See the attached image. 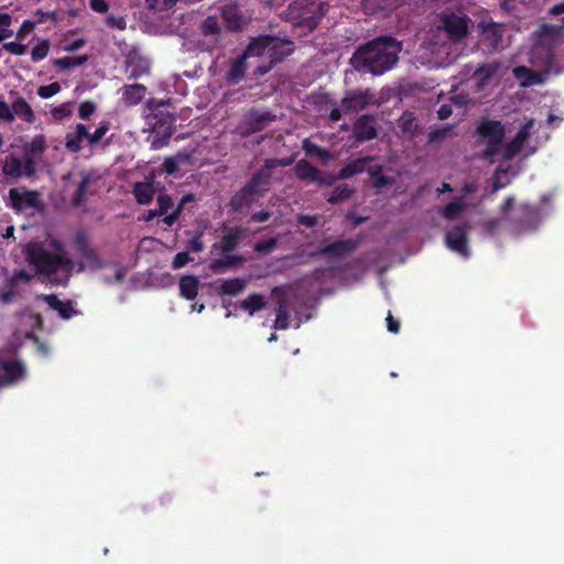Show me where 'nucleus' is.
<instances>
[{
    "mask_svg": "<svg viewBox=\"0 0 564 564\" xmlns=\"http://www.w3.org/2000/svg\"><path fill=\"white\" fill-rule=\"evenodd\" d=\"M199 32L203 40L198 45L203 51L213 52L221 46L224 31L217 17L208 15L199 25Z\"/></svg>",
    "mask_w": 564,
    "mask_h": 564,
    "instance_id": "11",
    "label": "nucleus"
},
{
    "mask_svg": "<svg viewBox=\"0 0 564 564\" xmlns=\"http://www.w3.org/2000/svg\"><path fill=\"white\" fill-rule=\"evenodd\" d=\"M129 68H130V74H129V78L131 79H137L145 74L149 73V64L148 63H141L140 65H135L133 64L132 61L129 62Z\"/></svg>",
    "mask_w": 564,
    "mask_h": 564,
    "instance_id": "50",
    "label": "nucleus"
},
{
    "mask_svg": "<svg viewBox=\"0 0 564 564\" xmlns=\"http://www.w3.org/2000/svg\"><path fill=\"white\" fill-rule=\"evenodd\" d=\"M510 181H511V177L509 176L508 170L498 167L495 173V177H494L495 191L506 187L510 183Z\"/></svg>",
    "mask_w": 564,
    "mask_h": 564,
    "instance_id": "45",
    "label": "nucleus"
},
{
    "mask_svg": "<svg viewBox=\"0 0 564 564\" xmlns=\"http://www.w3.org/2000/svg\"><path fill=\"white\" fill-rule=\"evenodd\" d=\"M25 375L24 366L17 359H0V387L15 383Z\"/></svg>",
    "mask_w": 564,
    "mask_h": 564,
    "instance_id": "19",
    "label": "nucleus"
},
{
    "mask_svg": "<svg viewBox=\"0 0 564 564\" xmlns=\"http://www.w3.org/2000/svg\"><path fill=\"white\" fill-rule=\"evenodd\" d=\"M43 299L47 305L52 310L57 311L59 316L64 319H69L74 314H76L72 301L63 302L54 294L44 295Z\"/></svg>",
    "mask_w": 564,
    "mask_h": 564,
    "instance_id": "29",
    "label": "nucleus"
},
{
    "mask_svg": "<svg viewBox=\"0 0 564 564\" xmlns=\"http://www.w3.org/2000/svg\"><path fill=\"white\" fill-rule=\"evenodd\" d=\"M265 306H267V302H265L264 297L258 293L250 294L248 297H246L245 300H242L239 303V307L241 310L248 312V314L250 316H252L254 313L265 308Z\"/></svg>",
    "mask_w": 564,
    "mask_h": 564,
    "instance_id": "35",
    "label": "nucleus"
},
{
    "mask_svg": "<svg viewBox=\"0 0 564 564\" xmlns=\"http://www.w3.org/2000/svg\"><path fill=\"white\" fill-rule=\"evenodd\" d=\"M96 111V105L91 101H84L79 105L78 116L83 120H87Z\"/></svg>",
    "mask_w": 564,
    "mask_h": 564,
    "instance_id": "52",
    "label": "nucleus"
},
{
    "mask_svg": "<svg viewBox=\"0 0 564 564\" xmlns=\"http://www.w3.org/2000/svg\"><path fill=\"white\" fill-rule=\"evenodd\" d=\"M220 294L232 295L236 296L246 289L247 280L235 278L228 280H220Z\"/></svg>",
    "mask_w": 564,
    "mask_h": 564,
    "instance_id": "37",
    "label": "nucleus"
},
{
    "mask_svg": "<svg viewBox=\"0 0 564 564\" xmlns=\"http://www.w3.org/2000/svg\"><path fill=\"white\" fill-rule=\"evenodd\" d=\"M560 26L543 24L532 34L530 62L542 70H532L525 66L513 68V75L522 87L541 85L546 76L555 72V45L557 43Z\"/></svg>",
    "mask_w": 564,
    "mask_h": 564,
    "instance_id": "1",
    "label": "nucleus"
},
{
    "mask_svg": "<svg viewBox=\"0 0 564 564\" xmlns=\"http://www.w3.org/2000/svg\"><path fill=\"white\" fill-rule=\"evenodd\" d=\"M533 127L534 120H528L511 141L503 142L506 131L502 123L496 120L482 121L477 131L486 144L484 158L490 162L511 160L523 149Z\"/></svg>",
    "mask_w": 564,
    "mask_h": 564,
    "instance_id": "3",
    "label": "nucleus"
},
{
    "mask_svg": "<svg viewBox=\"0 0 564 564\" xmlns=\"http://www.w3.org/2000/svg\"><path fill=\"white\" fill-rule=\"evenodd\" d=\"M61 91V85L58 83H52L50 85L41 86L37 89V95L42 99H48Z\"/></svg>",
    "mask_w": 564,
    "mask_h": 564,
    "instance_id": "48",
    "label": "nucleus"
},
{
    "mask_svg": "<svg viewBox=\"0 0 564 564\" xmlns=\"http://www.w3.org/2000/svg\"><path fill=\"white\" fill-rule=\"evenodd\" d=\"M89 6L93 11L98 13H105L109 9V6L105 0H89Z\"/></svg>",
    "mask_w": 564,
    "mask_h": 564,
    "instance_id": "59",
    "label": "nucleus"
},
{
    "mask_svg": "<svg viewBox=\"0 0 564 564\" xmlns=\"http://www.w3.org/2000/svg\"><path fill=\"white\" fill-rule=\"evenodd\" d=\"M503 30L500 24H481V41L490 50L497 51L502 47Z\"/></svg>",
    "mask_w": 564,
    "mask_h": 564,
    "instance_id": "21",
    "label": "nucleus"
},
{
    "mask_svg": "<svg viewBox=\"0 0 564 564\" xmlns=\"http://www.w3.org/2000/svg\"><path fill=\"white\" fill-rule=\"evenodd\" d=\"M3 50L12 55L21 56L26 53V45L17 42H8L3 44Z\"/></svg>",
    "mask_w": 564,
    "mask_h": 564,
    "instance_id": "51",
    "label": "nucleus"
},
{
    "mask_svg": "<svg viewBox=\"0 0 564 564\" xmlns=\"http://www.w3.org/2000/svg\"><path fill=\"white\" fill-rule=\"evenodd\" d=\"M108 130L109 124L107 122H101L93 133L88 131L87 141L89 145H96L105 137Z\"/></svg>",
    "mask_w": 564,
    "mask_h": 564,
    "instance_id": "47",
    "label": "nucleus"
},
{
    "mask_svg": "<svg viewBox=\"0 0 564 564\" xmlns=\"http://www.w3.org/2000/svg\"><path fill=\"white\" fill-rule=\"evenodd\" d=\"M163 167L167 174H174L178 170V165L176 161L173 159H166L163 163Z\"/></svg>",
    "mask_w": 564,
    "mask_h": 564,
    "instance_id": "61",
    "label": "nucleus"
},
{
    "mask_svg": "<svg viewBox=\"0 0 564 564\" xmlns=\"http://www.w3.org/2000/svg\"><path fill=\"white\" fill-rule=\"evenodd\" d=\"M271 214L265 210L257 212L251 215V221L253 223H264L270 218Z\"/></svg>",
    "mask_w": 564,
    "mask_h": 564,
    "instance_id": "63",
    "label": "nucleus"
},
{
    "mask_svg": "<svg viewBox=\"0 0 564 564\" xmlns=\"http://www.w3.org/2000/svg\"><path fill=\"white\" fill-rule=\"evenodd\" d=\"M180 215H181L180 208L175 207V209H173L171 213L163 215L164 217H163L162 221L166 226L171 227L176 223Z\"/></svg>",
    "mask_w": 564,
    "mask_h": 564,
    "instance_id": "58",
    "label": "nucleus"
},
{
    "mask_svg": "<svg viewBox=\"0 0 564 564\" xmlns=\"http://www.w3.org/2000/svg\"><path fill=\"white\" fill-rule=\"evenodd\" d=\"M327 10L328 4L322 0H306L305 3L294 2L290 4L285 17L294 24L312 31Z\"/></svg>",
    "mask_w": 564,
    "mask_h": 564,
    "instance_id": "8",
    "label": "nucleus"
},
{
    "mask_svg": "<svg viewBox=\"0 0 564 564\" xmlns=\"http://www.w3.org/2000/svg\"><path fill=\"white\" fill-rule=\"evenodd\" d=\"M402 45L390 36H379L359 47L350 58L355 69L382 75L398 62Z\"/></svg>",
    "mask_w": 564,
    "mask_h": 564,
    "instance_id": "5",
    "label": "nucleus"
},
{
    "mask_svg": "<svg viewBox=\"0 0 564 564\" xmlns=\"http://www.w3.org/2000/svg\"><path fill=\"white\" fill-rule=\"evenodd\" d=\"M249 191H251V193L256 196V197H259L261 196L263 193H265L252 178H250V181L245 185Z\"/></svg>",
    "mask_w": 564,
    "mask_h": 564,
    "instance_id": "62",
    "label": "nucleus"
},
{
    "mask_svg": "<svg viewBox=\"0 0 564 564\" xmlns=\"http://www.w3.org/2000/svg\"><path fill=\"white\" fill-rule=\"evenodd\" d=\"M352 194V189L347 184L338 185L330 196L328 197V202L332 204H336L340 200L348 198Z\"/></svg>",
    "mask_w": 564,
    "mask_h": 564,
    "instance_id": "43",
    "label": "nucleus"
},
{
    "mask_svg": "<svg viewBox=\"0 0 564 564\" xmlns=\"http://www.w3.org/2000/svg\"><path fill=\"white\" fill-rule=\"evenodd\" d=\"M452 112L453 110L451 105H442L437 110V115L441 120L447 119Z\"/></svg>",
    "mask_w": 564,
    "mask_h": 564,
    "instance_id": "64",
    "label": "nucleus"
},
{
    "mask_svg": "<svg viewBox=\"0 0 564 564\" xmlns=\"http://www.w3.org/2000/svg\"><path fill=\"white\" fill-rule=\"evenodd\" d=\"M246 50L247 55L261 59V64L256 66L254 75L263 76L273 65L293 53L294 44L285 37L260 35L251 39Z\"/></svg>",
    "mask_w": 564,
    "mask_h": 564,
    "instance_id": "6",
    "label": "nucleus"
},
{
    "mask_svg": "<svg viewBox=\"0 0 564 564\" xmlns=\"http://www.w3.org/2000/svg\"><path fill=\"white\" fill-rule=\"evenodd\" d=\"M0 120L6 122H12L14 120V116L11 107L3 100L0 99Z\"/></svg>",
    "mask_w": 564,
    "mask_h": 564,
    "instance_id": "55",
    "label": "nucleus"
},
{
    "mask_svg": "<svg viewBox=\"0 0 564 564\" xmlns=\"http://www.w3.org/2000/svg\"><path fill=\"white\" fill-rule=\"evenodd\" d=\"M135 200L141 205L149 204L154 196L153 184L150 181L137 182L132 191Z\"/></svg>",
    "mask_w": 564,
    "mask_h": 564,
    "instance_id": "31",
    "label": "nucleus"
},
{
    "mask_svg": "<svg viewBox=\"0 0 564 564\" xmlns=\"http://www.w3.org/2000/svg\"><path fill=\"white\" fill-rule=\"evenodd\" d=\"M241 237L242 230L240 228H230L219 242L214 243L213 249L220 251V257L209 263V269L214 273H220L225 269L234 267L240 260L239 257L232 254V251L238 247Z\"/></svg>",
    "mask_w": 564,
    "mask_h": 564,
    "instance_id": "9",
    "label": "nucleus"
},
{
    "mask_svg": "<svg viewBox=\"0 0 564 564\" xmlns=\"http://www.w3.org/2000/svg\"><path fill=\"white\" fill-rule=\"evenodd\" d=\"M87 61V55H78L56 58L53 63L61 69H70L84 65Z\"/></svg>",
    "mask_w": 564,
    "mask_h": 564,
    "instance_id": "40",
    "label": "nucleus"
},
{
    "mask_svg": "<svg viewBox=\"0 0 564 564\" xmlns=\"http://www.w3.org/2000/svg\"><path fill=\"white\" fill-rule=\"evenodd\" d=\"M368 164V159H357L346 164L338 174L341 180L350 178L362 173Z\"/></svg>",
    "mask_w": 564,
    "mask_h": 564,
    "instance_id": "38",
    "label": "nucleus"
},
{
    "mask_svg": "<svg viewBox=\"0 0 564 564\" xmlns=\"http://www.w3.org/2000/svg\"><path fill=\"white\" fill-rule=\"evenodd\" d=\"M26 260L36 272L50 278L55 285H65L74 270V261L64 243L55 238L31 241L24 248Z\"/></svg>",
    "mask_w": 564,
    "mask_h": 564,
    "instance_id": "2",
    "label": "nucleus"
},
{
    "mask_svg": "<svg viewBox=\"0 0 564 564\" xmlns=\"http://www.w3.org/2000/svg\"><path fill=\"white\" fill-rule=\"evenodd\" d=\"M467 230L468 227L464 224L454 226L445 235L446 247L465 259L470 254L467 243Z\"/></svg>",
    "mask_w": 564,
    "mask_h": 564,
    "instance_id": "16",
    "label": "nucleus"
},
{
    "mask_svg": "<svg viewBox=\"0 0 564 564\" xmlns=\"http://www.w3.org/2000/svg\"><path fill=\"white\" fill-rule=\"evenodd\" d=\"M106 24L118 30H124L127 26V22L123 17L113 14L107 17Z\"/></svg>",
    "mask_w": 564,
    "mask_h": 564,
    "instance_id": "53",
    "label": "nucleus"
},
{
    "mask_svg": "<svg viewBox=\"0 0 564 564\" xmlns=\"http://www.w3.org/2000/svg\"><path fill=\"white\" fill-rule=\"evenodd\" d=\"M256 198L257 197L251 193V191L243 186L230 198L229 205L232 210L240 212L243 208H248Z\"/></svg>",
    "mask_w": 564,
    "mask_h": 564,
    "instance_id": "30",
    "label": "nucleus"
},
{
    "mask_svg": "<svg viewBox=\"0 0 564 564\" xmlns=\"http://www.w3.org/2000/svg\"><path fill=\"white\" fill-rule=\"evenodd\" d=\"M32 275L25 270L15 271L11 276L6 279L4 285L0 288V302L3 305L12 303L22 293V285L29 284Z\"/></svg>",
    "mask_w": 564,
    "mask_h": 564,
    "instance_id": "13",
    "label": "nucleus"
},
{
    "mask_svg": "<svg viewBox=\"0 0 564 564\" xmlns=\"http://www.w3.org/2000/svg\"><path fill=\"white\" fill-rule=\"evenodd\" d=\"M51 43L48 40H37L35 46L31 51V59L35 63L44 59L48 55Z\"/></svg>",
    "mask_w": 564,
    "mask_h": 564,
    "instance_id": "42",
    "label": "nucleus"
},
{
    "mask_svg": "<svg viewBox=\"0 0 564 564\" xmlns=\"http://www.w3.org/2000/svg\"><path fill=\"white\" fill-rule=\"evenodd\" d=\"M12 17L9 13H0V42L12 36L13 31L10 30Z\"/></svg>",
    "mask_w": 564,
    "mask_h": 564,
    "instance_id": "44",
    "label": "nucleus"
},
{
    "mask_svg": "<svg viewBox=\"0 0 564 564\" xmlns=\"http://www.w3.org/2000/svg\"><path fill=\"white\" fill-rule=\"evenodd\" d=\"M45 139L43 135H36L31 142L23 147V154L14 153L6 156L2 172L6 177L21 178L32 177L36 172V164L45 150Z\"/></svg>",
    "mask_w": 564,
    "mask_h": 564,
    "instance_id": "7",
    "label": "nucleus"
},
{
    "mask_svg": "<svg viewBox=\"0 0 564 564\" xmlns=\"http://www.w3.org/2000/svg\"><path fill=\"white\" fill-rule=\"evenodd\" d=\"M122 99L128 105H138L145 95L147 88L141 84L124 85L122 88Z\"/></svg>",
    "mask_w": 564,
    "mask_h": 564,
    "instance_id": "32",
    "label": "nucleus"
},
{
    "mask_svg": "<svg viewBox=\"0 0 564 564\" xmlns=\"http://www.w3.org/2000/svg\"><path fill=\"white\" fill-rule=\"evenodd\" d=\"M276 243H278L276 238H274V237L268 238V239L258 241L254 245V250L260 253H270L271 251L274 250V248L276 247Z\"/></svg>",
    "mask_w": 564,
    "mask_h": 564,
    "instance_id": "49",
    "label": "nucleus"
},
{
    "mask_svg": "<svg viewBox=\"0 0 564 564\" xmlns=\"http://www.w3.org/2000/svg\"><path fill=\"white\" fill-rule=\"evenodd\" d=\"M220 13L226 29L231 32L240 31L247 25L249 19L236 2H225L220 7Z\"/></svg>",
    "mask_w": 564,
    "mask_h": 564,
    "instance_id": "17",
    "label": "nucleus"
},
{
    "mask_svg": "<svg viewBox=\"0 0 564 564\" xmlns=\"http://www.w3.org/2000/svg\"><path fill=\"white\" fill-rule=\"evenodd\" d=\"M272 294L278 299L279 307L274 321L275 329H286L290 326L291 312L294 308V294L291 291L273 289Z\"/></svg>",
    "mask_w": 564,
    "mask_h": 564,
    "instance_id": "14",
    "label": "nucleus"
},
{
    "mask_svg": "<svg viewBox=\"0 0 564 564\" xmlns=\"http://www.w3.org/2000/svg\"><path fill=\"white\" fill-rule=\"evenodd\" d=\"M167 126L164 127L162 129V132L160 131V129L162 127H159L156 123L154 126V131L156 132V135L155 138L153 139L152 141V148L153 149H160L164 145H166L169 143V140L170 138L172 137L173 132H174V128H173V124H174V121L175 119L172 117V116H167Z\"/></svg>",
    "mask_w": 564,
    "mask_h": 564,
    "instance_id": "33",
    "label": "nucleus"
},
{
    "mask_svg": "<svg viewBox=\"0 0 564 564\" xmlns=\"http://www.w3.org/2000/svg\"><path fill=\"white\" fill-rule=\"evenodd\" d=\"M76 250L80 257L79 271L83 270H97L104 265V261L99 257L96 249L90 247L85 234L79 232L75 238Z\"/></svg>",
    "mask_w": 564,
    "mask_h": 564,
    "instance_id": "15",
    "label": "nucleus"
},
{
    "mask_svg": "<svg viewBox=\"0 0 564 564\" xmlns=\"http://www.w3.org/2000/svg\"><path fill=\"white\" fill-rule=\"evenodd\" d=\"M471 20L460 10H445L438 14L435 28L425 39L432 54H451L452 45L465 40L469 33Z\"/></svg>",
    "mask_w": 564,
    "mask_h": 564,
    "instance_id": "4",
    "label": "nucleus"
},
{
    "mask_svg": "<svg viewBox=\"0 0 564 564\" xmlns=\"http://www.w3.org/2000/svg\"><path fill=\"white\" fill-rule=\"evenodd\" d=\"M354 135L359 142L376 138L375 117L370 115L359 117L354 124Z\"/></svg>",
    "mask_w": 564,
    "mask_h": 564,
    "instance_id": "22",
    "label": "nucleus"
},
{
    "mask_svg": "<svg viewBox=\"0 0 564 564\" xmlns=\"http://www.w3.org/2000/svg\"><path fill=\"white\" fill-rule=\"evenodd\" d=\"M35 28V22H33L32 20H25L23 21L21 28L19 29V31L17 32V39L19 41H23V39L25 37V35L28 33H31Z\"/></svg>",
    "mask_w": 564,
    "mask_h": 564,
    "instance_id": "56",
    "label": "nucleus"
},
{
    "mask_svg": "<svg viewBox=\"0 0 564 564\" xmlns=\"http://www.w3.org/2000/svg\"><path fill=\"white\" fill-rule=\"evenodd\" d=\"M521 216L514 224V231L518 234L534 230L542 219L541 209L539 207L522 205Z\"/></svg>",
    "mask_w": 564,
    "mask_h": 564,
    "instance_id": "18",
    "label": "nucleus"
},
{
    "mask_svg": "<svg viewBox=\"0 0 564 564\" xmlns=\"http://www.w3.org/2000/svg\"><path fill=\"white\" fill-rule=\"evenodd\" d=\"M294 171L296 176L301 180L311 181L313 183L319 184H328V182L324 178L319 170H317L306 160H300L295 164Z\"/></svg>",
    "mask_w": 564,
    "mask_h": 564,
    "instance_id": "25",
    "label": "nucleus"
},
{
    "mask_svg": "<svg viewBox=\"0 0 564 564\" xmlns=\"http://www.w3.org/2000/svg\"><path fill=\"white\" fill-rule=\"evenodd\" d=\"M187 249H188V251H193V252H199L204 249L202 234H197L188 241Z\"/></svg>",
    "mask_w": 564,
    "mask_h": 564,
    "instance_id": "57",
    "label": "nucleus"
},
{
    "mask_svg": "<svg viewBox=\"0 0 564 564\" xmlns=\"http://www.w3.org/2000/svg\"><path fill=\"white\" fill-rule=\"evenodd\" d=\"M297 221L307 228H313L317 224V217L312 215H299Z\"/></svg>",
    "mask_w": 564,
    "mask_h": 564,
    "instance_id": "60",
    "label": "nucleus"
},
{
    "mask_svg": "<svg viewBox=\"0 0 564 564\" xmlns=\"http://www.w3.org/2000/svg\"><path fill=\"white\" fill-rule=\"evenodd\" d=\"M9 206L19 213L37 210L42 207L40 194L25 188H11L9 191Z\"/></svg>",
    "mask_w": 564,
    "mask_h": 564,
    "instance_id": "12",
    "label": "nucleus"
},
{
    "mask_svg": "<svg viewBox=\"0 0 564 564\" xmlns=\"http://www.w3.org/2000/svg\"><path fill=\"white\" fill-rule=\"evenodd\" d=\"M251 58L250 55H247V50L238 56L236 59H234L230 63L229 69L226 75V80L231 84L236 85L240 83L246 74V70L248 68L247 59Z\"/></svg>",
    "mask_w": 564,
    "mask_h": 564,
    "instance_id": "24",
    "label": "nucleus"
},
{
    "mask_svg": "<svg viewBox=\"0 0 564 564\" xmlns=\"http://www.w3.org/2000/svg\"><path fill=\"white\" fill-rule=\"evenodd\" d=\"M356 248V242L352 240H337L335 242L328 243L317 251L312 253L313 257L326 256V257H339L346 253H349Z\"/></svg>",
    "mask_w": 564,
    "mask_h": 564,
    "instance_id": "23",
    "label": "nucleus"
},
{
    "mask_svg": "<svg viewBox=\"0 0 564 564\" xmlns=\"http://www.w3.org/2000/svg\"><path fill=\"white\" fill-rule=\"evenodd\" d=\"M276 116L271 111L250 110L241 119L237 131L243 138L260 132L269 127Z\"/></svg>",
    "mask_w": 564,
    "mask_h": 564,
    "instance_id": "10",
    "label": "nucleus"
},
{
    "mask_svg": "<svg viewBox=\"0 0 564 564\" xmlns=\"http://www.w3.org/2000/svg\"><path fill=\"white\" fill-rule=\"evenodd\" d=\"M199 281L194 275H184L180 280V293L186 300H194L198 292Z\"/></svg>",
    "mask_w": 564,
    "mask_h": 564,
    "instance_id": "36",
    "label": "nucleus"
},
{
    "mask_svg": "<svg viewBox=\"0 0 564 564\" xmlns=\"http://www.w3.org/2000/svg\"><path fill=\"white\" fill-rule=\"evenodd\" d=\"M94 176L89 173L83 174L80 182L73 195L72 202L75 206H80L86 202L87 195L91 193L90 185Z\"/></svg>",
    "mask_w": 564,
    "mask_h": 564,
    "instance_id": "34",
    "label": "nucleus"
},
{
    "mask_svg": "<svg viewBox=\"0 0 564 564\" xmlns=\"http://www.w3.org/2000/svg\"><path fill=\"white\" fill-rule=\"evenodd\" d=\"M88 129L84 123H77L74 131L65 137V148L72 153H78L83 149L84 140H87Z\"/></svg>",
    "mask_w": 564,
    "mask_h": 564,
    "instance_id": "26",
    "label": "nucleus"
},
{
    "mask_svg": "<svg viewBox=\"0 0 564 564\" xmlns=\"http://www.w3.org/2000/svg\"><path fill=\"white\" fill-rule=\"evenodd\" d=\"M498 68V64L491 63L482 64L475 69L470 80L478 91L482 90L488 85Z\"/></svg>",
    "mask_w": 564,
    "mask_h": 564,
    "instance_id": "27",
    "label": "nucleus"
},
{
    "mask_svg": "<svg viewBox=\"0 0 564 564\" xmlns=\"http://www.w3.org/2000/svg\"><path fill=\"white\" fill-rule=\"evenodd\" d=\"M369 100L368 91H354L341 100V107L346 111H357L364 109Z\"/></svg>",
    "mask_w": 564,
    "mask_h": 564,
    "instance_id": "28",
    "label": "nucleus"
},
{
    "mask_svg": "<svg viewBox=\"0 0 564 564\" xmlns=\"http://www.w3.org/2000/svg\"><path fill=\"white\" fill-rule=\"evenodd\" d=\"M156 203L159 205V214L165 215L171 213L174 208V203L169 194L162 193L158 196Z\"/></svg>",
    "mask_w": 564,
    "mask_h": 564,
    "instance_id": "46",
    "label": "nucleus"
},
{
    "mask_svg": "<svg viewBox=\"0 0 564 564\" xmlns=\"http://www.w3.org/2000/svg\"><path fill=\"white\" fill-rule=\"evenodd\" d=\"M11 109H12L14 117L18 116L19 118H21L22 120H24L26 122H32L34 119V112H33L32 108L26 102V100L23 98H18L12 104Z\"/></svg>",
    "mask_w": 564,
    "mask_h": 564,
    "instance_id": "39",
    "label": "nucleus"
},
{
    "mask_svg": "<svg viewBox=\"0 0 564 564\" xmlns=\"http://www.w3.org/2000/svg\"><path fill=\"white\" fill-rule=\"evenodd\" d=\"M465 203L462 197L455 198L453 202L440 209V214L446 219H454L464 209Z\"/></svg>",
    "mask_w": 564,
    "mask_h": 564,
    "instance_id": "41",
    "label": "nucleus"
},
{
    "mask_svg": "<svg viewBox=\"0 0 564 564\" xmlns=\"http://www.w3.org/2000/svg\"><path fill=\"white\" fill-rule=\"evenodd\" d=\"M290 164L288 160L269 159L264 165L251 177L264 192L269 189L272 178V171L278 166H286Z\"/></svg>",
    "mask_w": 564,
    "mask_h": 564,
    "instance_id": "20",
    "label": "nucleus"
},
{
    "mask_svg": "<svg viewBox=\"0 0 564 564\" xmlns=\"http://www.w3.org/2000/svg\"><path fill=\"white\" fill-rule=\"evenodd\" d=\"M192 260L188 252H178L173 259L172 267L177 270L185 267Z\"/></svg>",
    "mask_w": 564,
    "mask_h": 564,
    "instance_id": "54",
    "label": "nucleus"
}]
</instances>
